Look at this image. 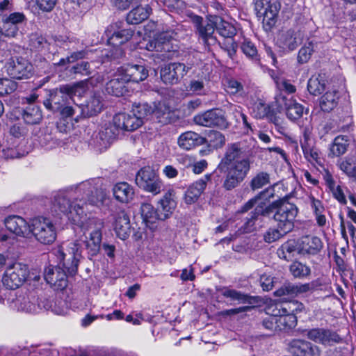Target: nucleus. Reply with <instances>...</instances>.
<instances>
[{
  "mask_svg": "<svg viewBox=\"0 0 356 356\" xmlns=\"http://www.w3.org/2000/svg\"><path fill=\"white\" fill-rule=\"evenodd\" d=\"M250 165L246 151L239 143L229 144L218 165L219 171L225 174L223 188L231 191L238 186L248 176Z\"/></svg>",
  "mask_w": 356,
  "mask_h": 356,
  "instance_id": "f257e3e1",
  "label": "nucleus"
},
{
  "mask_svg": "<svg viewBox=\"0 0 356 356\" xmlns=\"http://www.w3.org/2000/svg\"><path fill=\"white\" fill-rule=\"evenodd\" d=\"M69 195V193L66 191H58L54 197V208L56 211L65 215L73 224L83 226L88 217L83 207L84 204H81V200L79 202L77 200L71 202Z\"/></svg>",
  "mask_w": 356,
  "mask_h": 356,
  "instance_id": "f03ea898",
  "label": "nucleus"
},
{
  "mask_svg": "<svg viewBox=\"0 0 356 356\" xmlns=\"http://www.w3.org/2000/svg\"><path fill=\"white\" fill-rule=\"evenodd\" d=\"M86 83L83 81L73 85L60 86L51 91L49 97L44 101V106L48 109L56 112L62 106L70 104L74 95H81L86 91Z\"/></svg>",
  "mask_w": 356,
  "mask_h": 356,
  "instance_id": "7ed1b4c3",
  "label": "nucleus"
},
{
  "mask_svg": "<svg viewBox=\"0 0 356 356\" xmlns=\"http://www.w3.org/2000/svg\"><path fill=\"white\" fill-rule=\"evenodd\" d=\"M54 254L68 273L75 274L81 257V244L79 241L63 243L55 250Z\"/></svg>",
  "mask_w": 356,
  "mask_h": 356,
  "instance_id": "20e7f679",
  "label": "nucleus"
},
{
  "mask_svg": "<svg viewBox=\"0 0 356 356\" xmlns=\"http://www.w3.org/2000/svg\"><path fill=\"white\" fill-rule=\"evenodd\" d=\"M268 207H273L270 215L273 213L277 226L282 228L284 232H290L293 229L298 212L297 207L286 200L275 202Z\"/></svg>",
  "mask_w": 356,
  "mask_h": 356,
  "instance_id": "39448f33",
  "label": "nucleus"
},
{
  "mask_svg": "<svg viewBox=\"0 0 356 356\" xmlns=\"http://www.w3.org/2000/svg\"><path fill=\"white\" fill-rule=\"evenodd\" d=\"M84 224L79 226L84 234L78 241L85 244L89 254L96 255L100 250L102 222L96 218L87 217Z\"/></svg>",
  "mask_w": 356,
  "mask_h": 356,
  "instance_id": "423d86ee",
  "label": "nucleus"
},
{
  "mask_svg": "<svg viewBox=\"0 0 356 356\" xmlns=\"http://www.w3.org/2000/svg\"><path fill=\"white\" fill-rule=\"evenodd\" d=\"M31 235L43 244H51L56 238V227L48 218L38 216L31 220Z\"/></svg>",
  "mask_w": 356,
  "mask_h": 356,
  "instance_id": "0eeeda50",
  "label": "nucleus"
},
{
  "mask_svg": "<svg viewBox=\"0 0 356 356\" xmlns=\"http://www.w3.org/2000/svg\"><path fill=\"white\" fill-rule=\"evenodd\" d=\"M76 193L82 196L88 204L99 206L106 199L107 193L105 189L99 185V181L95 179L87 180L79 184L75 187Z\"/></svg>",
  "mask_w": 356,
  "mask_h": 356,
  "instance_id": "6e6552de",
  "label": "nucleus"
},
{
  "mask_svg": "<svg viewBox=\"0 0 356 356\" xmlns=\"http://www.w3.org/2000/svg\"><path fill=\"white\" fill-rule=\"evenodd\" d=\"M136 184L144 191L157 195L161 193L163 183L157 173L150 167L141 168L136 176Z\"/></svg>",
  "mask_w": 356,
  "mask_h": 356,
  "instance_id": "1a4fd4ad",
  "label": "nucleus"
},
{
  "mask_svg": "<svg viewBox=\"0 0 356 356\" xmlns=\"http://www.w3.org/2000/svg\"><path fill=\"white\" fill-rule=\"evenodd\" d=\"M29 275L26 265L22 263H14L6 270L3 277V284L9 289H16L26 281Z\"/></svg>",
  "mask_w": 356,
  "mask_h": 356,
  "instance_id": "9d476101",
  "label": "nucleus"
},
{
  "mask_svg": "<svg viewBox=\"0 0 356 356\" xmlns=\"http://www.w3.org/2000/svg\"><path fill=\"white\" fill-rule=\"evenodd\" d=\"M306 336L309 340L325 347L343 342V338L336 331L328 328L315 327L307 330Z\"/></svg>",
  "mask_w": 356,
  "mask_h": 356,
  "instance_id": "9b49d317",
  "label": "nucleus"
},
{
  "mask_svg": "<svg viewBox=\"0 0 356 356\" xmlns=\"http://www.w3.org/2000/svg\"><path fill=\"white\" fill-rule=\"evenodd\" d=\"M15 306L18 310L29 313H37L42 309L48 310L51 308L49 300L43 298L42 300L35 293H30L26 296H19L15 301Z\"/></svg>",
  "mask_w": 356,
  "mask_h": 356,
  "instance_id": "f8f14e48",
  "label": "nucleus"
},
{
  "mask_svg": "<svg viewBox=\"0 0 356 356\" xmlns=\"http://www.w3.org/2000/svg\"><path fill=\"white\" fill-rule=\"evenodd\" d=\"M174 33L172 31H165L161 33L152 40L149 41L146 44V49L148 51H155L161 54L158 55L161 60L169 58L172 46L171 40L173 38Z\"/></svg>",
  "mask_w": 356,
  "mask_h": 356,
  "instance_id": "ddd939ff",
  "label": "nucleus"
},
{
  "mask_svg": "<svg viewBox=\"0 0 356 356\" xmlns=\"http://www.w3.org/2000/svg\"><path fill=\"white\" fill-rule=\"evenodd\" d=\"M190 66L181 63H171L161 67L160 76L165 84L177 83L189 71Z\"/></svg>",
  "mask_w": 356,
  "mask_h": 356,
  "instance_id": "4468645a",
  "label": "nucleus"
},
{
  "mask_svg": "<svg viewBox=\"0 0 356 356\" xmlns=\"http://www.w3.org/2000/svg\"><path fill=\"white\" fill-rule=\"evenodd\" d=\"M193 121L196 124L204 127H218L227 128V122L221 110L212 109L194 116Z\"/></svg>",
  "mask_w": 356,
  "mask_h": 356,
  "instance_id": "2eb2a0df",
  "label": "nucleus"
},
{
  "mask_svg": "<svg viewBox=\"0 0 356 356\" xmlns=\"http://www.w3.org/2000/svg\"><path fill=\"white\" fill-rule=\"evenodd\" d=\"M215 29L225 38H232L236 33V28L233 24H197V30L204 41L211 37Z\"/></svg>",
  "mask_w": 356,
  "mask_h": 356,
  "instance_id": "dca6fc26",
  "label": "nucleus"
},
{
  "mask_svg": "<svg viewBox=\"0 0 356 356\" xmlns=\"http://www.w3.org/2000/svg\"><path fill=\"white\" fill-rule=\"evenodd\" d=\"M280 3L274 0H257L255 10L258 20L270 22L275 19L280 9Z\"/></svg>",
  "mask_w": 356,
  "mask_h": 356,
  "instance_id": "f3484780",
  "label": "nucleus"
},
{
  "mask_svg": "<svg viewBox=\"0 0 356 356\" xmlns=\"http://www.w3.org/2000/svg\"><path fill=\"white\" fill-rule=\"evenodd\" d=\"M7 72L13 79H28L32 75L33 66L26 59L16 58L8 63Z\"/></svg>",
  "mask_w": 356,
  "mask_h": 356,
  "instance_id": "a211bd4d",
  "label": "nucleus"
},
{
  "mask_svg": "<svg viewBox=\"0 0 356 356\" xmlns=\"http://www.w3.org/2000/svg\"><path fill=\"white\" fill-rule=\"evenodd\" d=\"M275 103L278 111L285 110L287 118L291 120H298L303 114L304 108L301 104L282 94L276 96Z\"/></svg>",
  "mask_w": 356,
  "mask_h": 356,
  "instance_id": "6ab92c4d",
  "label": "nucleus"
},
{
  "mask_svg": "<svg viewBox=\"0 0 356 356\" xmlns=\"http://www.w3.org/2000/svg\"><path fill=\"white\" fill-rule=\"evenodd\" d=\"M44 279L55 290H63L67 286L66 273L59 266H47L44 270Z\"/></svg>",
  "mask_w": 356,
  "mask_h": 356,
  "instance_id": "aec40b11",
  "label": "nucleus"
},
{
  "mask_svg": "<svg viewBox=\"0 0 356 356\" xmlns=\"http://www.w3.org/2000/svg\"><path fill=\"white\" fill-rule=\"evenodd\" d=\"M289 353L293 356H320V348L305 340L293 339L288 346Z\"/></svg>",
  "mask_w": 356,
  "mask_h": 356,
  "instance_id": "412c9836",
  "label": "nucleus"
},
{
  "mask_svg": "<svg viewBox=\"0 0 356 356\" xmlns=\"http://www.w3.org/2000/svg\"><path fill=\"white\" fill-rule=\"evenodd\" d=\"M3 223L8 231L18 236L31 235V221L27 222L19 216H10L4 219Z\"/></svg>",
  "mask_w": 356,
  "mask_h": 356,
  "instance_id": "4be33fe9",
  "label": "nucleus"
},
{
  "mask_svg": "<svg viewBox=\"0 0 356 356\" xmlns=\"http://www.w3.org/2000/svg\"><path fill=\"white\" fill-rule=\"evenodd\" d=\"M115 126L120 130L133 131L139 128L143 123L141 120L131 111L130 113H120L116 114L113 119Z\"/></svg>",
  "mask_w": 356,
  "mask_h": 356,
  "instance_id": "5701e85b",
  "label": "nucleus"
},
{
  "mask_svg": "<svg viewBox=\"0 0 356 356\" xmlns=\"http://www.w3.org/2000/svg\"><path fill=\"white\" fill-rule=\"evenodd\" d=\"M299 254H317L323 248V243L319 237L307 235L302 236L298 241Z\"/></svg>",
  "mask_w": 356,
  "mask_h": 356,
  "instance_id": "b1692460",
  "label": "nucleus"
},
{
  "mask_svg": "<svg viewBox=\"0 0 356 356\" xmlns=\"http://www.w3.org/2000/svg\"><path fill=\"white\" fill-rule=\"evenodd\" d=\"M304 33L300 30H289L280 35L278 43L284 49L294 50L305 38Z\"/></svg>",
  "mask_w": 356,
  "mask_h": 356,
  "instance_id": "393cba45",
  "label": "nucleus"
},
{
  "mask_svg": "<svg viewBox=\"0 0 356 356\" xmlns=\"http://www.w3.org/2000/svg\"><path fill=\"white\" fill-rule=\"evenodd\" d=\"M176 207L175 192L173 189H169L159 202L158 210L160 219L165 220L168 218L172 214Z\"/></svg>",
  "mask_w": 356,
  "mask_h": 356,
  "instance_id": "a878e982",
  "label": "nucleus"
},
{
  "mask_svg": "<svg viewBox=\"0 0 356 356\" xmlns=\"http://www.w3.org/2000/svg\"><path fill=\"white\" fill-rule=\"evenodd\" d=\"M304 308L302 303L297 300H292L284 303L272 305L268 308L267 313L270 315H277L286 313L296 316V314L302 312Z\"/></svg>",
  "mask_w": 356,
  "mask_h": 356,
  "instance_id": "bb28decb",
  "label": "nucleus"
},
{
  "mask_svg": "<svg viewBox=\"0 0 356 356\" xmlns=\"http://www.w3.org/2000/svg\"><path fill=\"white\" fill-rule=\"evenodd\" d=\"M121 76L127 82H139L145 80L148 76L146 68L140 65H128L122 68Z\"/></svg>",
  "mask_w": 356,
  "mask_h": 356,
  "instance_id": "cd10ccee",
  "label": "nucleus"
},
{
  "mask_svg": "<svg viewBox=\"0 0 356 356\" xmlns=\"http://www.w3.org/2000/svg\"><path fill=\"white\" fill-rule=\"evenodd\" d=\"M206 142L205 138L193 131H186L178 138V145L185 150H191Z\"/></svg>",
  "mask_w": 356,
  "mask_h": 356,
  "instance_id": "c85d7f7f",
  "label": "nucleus"
},
{
  "mask_svg": "<svg viewBox=\"0 0 356 356\" xmlns=\"http://www.w3.org/2000/svg\"><path fill=\"white\" fill-rule=\"evenodd\" d=\"M210 176L206 175L204 178L200 179L193 183L187 189L184 195V201L187 204L195 203L206 188L207 182Z\"/></svg>",
  "mask_w": 356,
  "mask_h": 356,
  "instance_id": "c756f323",
  "label": "nucleus"
},
{
  "mask_svg": "<svg viewBox=\"0 0 356 356\" xmlns=\"http://www.w3.org/2000/svg\"><path fill=\"white\" fill-rule=\"evenodd\" d=\"M140 213L143 221L145 222L146 225L152 229L155 227V224L157 221L161 220L158 209L156 210L151 204H142Z\"/></svg>",
  "mask_w": 356,
  "mask_h": 356,
  "instance_id": "7c9ffc66",
  "label": "nucleus"
},
{
  "mask_svg": "<svg viewBox=\"0 0 356 356\" xmlns=\"http://www.w3.org/2000/svg\"><path fill=\"white\" fill-rule=\"evenodd\" d=\"M323 179L333 197L341 204H346L347 201L341 186L336 185L335 181L329 171H325Z\"/></svg>",
  "mask_w": 356,
  "mask_h": 356,
  "instance_id": "2f4dec72",
  "label": "nucleus"
},
{
  "mask_svg": "<svg viewBox=\"0 0 356 356\" xmlns=\"http://www.w3.org/2000/svg\"><path fill=\"white\" fill-rule=\"evenodd\" d=\"M113 195L120 202L127 203L134 197L132 187L126 182L116 184L113 188Z\"/></svg>",
  "mask_w": 356,
  "mask_h": 356,
  "instance_id": "473e14b6",
  "label": "nucleus"
},
{
  "mask_svg": "<svg viewBox=\"0 0 356 356\" xmlns=\"http://www.w3.org/2000/svg\"><path fill=\"white\" fill-rule=\"evenodd\" d=\"M127 83L122 76L120 78L111 79L106 85V91L111 95L122 97L128 92Z\"/></svg>",
  "mask_w": 356,
  "mask_h": 356,
  "instance_id": "72a5a7b5",
  "label": "nucleus"
},
{
  "mask_svg": "<svg viewBox=\"0 0 356 356\" xmlns=\"http://www.w3.org/2000/svg\"><path fill=\"white\" fill-rule=\"evenodd\" d=\"M296 253L299 254V245L297 241L289 240L284 243L277 250L279 258L290 261Z\"/></svg>",
  "mask_w": 356,
  "mask_h": 356,
  "instance_id": "f704fd0d",
  "label": "nucleus"
},
{
  "mask_svg": "<svg viewBox=\"0 0 356 356\" xmlns=\"http://www.w3.org/2000/svg\"><path fill=\"white\" fill-rule=\"evenodd\" d=\"M273 207H264L261 205L257 206L254 211L251 212L250 217L247 220L243 226V232H251L254 229L255 220L259 216H269L272 211Z\"/></svg>",
  "mask_w": 356,
  "mask_h": 356,
  "instance_id": "c9c22d12",
  "label": "nucleus"
},
{
  "mask_svg": "<svg viewBox=\"0 0 356 356\" xmlns=\"http://www.w3.org/2000/svg\"><path fill=\"white\" fill-rule=\"evenodd\" d=\"M115 232L117 236L122 240L128 238L130 234L129 218L124 213L118 215L115 222Z\"/></svg>",
  "mask_w": 356,
  "mask_h": 356,
  "instance_id": "e433bc0d",
  "label": "nucleus"
},
{
  "mask_svg": "<svg viewBox=\"0 0 356 356\" xmlns=\"http://www.w3.org/2000/svg\"><path fill=\"white\" fill-rule=\"evenodd\" d=\"M120 129L114 125V124H109L103 127L98 134V138L100 140V145L104 147H107L112 141L118 135Z\"/></svg>",
  "mask_w": 356,
  "mask_h": 356,
  "instance_id": "4c0bfd02",
  "label": "nucleus"
},
{
  "mask_svg": "<svg viewBox=\"0 0 356 356\" xmlns=\"http://www.w3.org/2000/svg\"><path fill=\"white\" fill-rule=\"evenodd\" d=\"M152 113L158 122L163 124L171 122L173 115L170 107L164 102H159L156 104Z\"/></svg>",
  "mask_w": 356,
  "mask_h": 356,
  "instance_id": "58836bf2",
  "label": "nucleus"
},
{
  "mask_svg": "<svg viewBox=\"0 0 356 356\" xmlns=\"http://www.w3.org/2000/svg\"><path fill=\"white\" fill-rule=\"evenodd\" d=\"M338 100V92L336 90H329L320 98V107L322 111L330 112L337 106Z\"/></svg>",
  "mask_w": 356,
  "mask_h": 356,
  "instance_id": "ea45409f",
  "label": "nucleus"
},
{
  "mask_svg": "<svg viewBox=\"0 0 356 356\" xmlns=\"http://www.w3.org/2000/svg\"><path fill=\"white\" fill-rule=\"evenodd\" d=\"M311 289L310 284H286L281 289L277 290L275 293L277 296H297L300 293L307 292Z\"/></svg>",
  "mask_w": 356,
  "mask_h": 356,
  "instance_id": "a19ab883",
  "label": "nucleus"
},
{
  "mask_svg": "<svg viewBox=\"0 0 356 356\" xmlns=\"http://www.w3.org/2000/svg\"><path fill=\"white\" fill-rule=\"evenodd\" d=\"M275 316V330H285L294 327L297 324V317L293 314H280Z\"/></svg>",
  "mask_w": 356,
  "mask_h": 356,
  "instance_id": "79ce46f5",
  "label": "nucleus"
},
{
  "mask_svg": "<svg viewBox=\"0 0 356 356\" xmlns=\"http://www.w3.org/2000/svg\"><path fill=\"white\" fill-rule=\"evenodd\" d=\"M22 118L26 124H36L42 118V111L38 106L30 104L23 111Z\"/></svg>",
  "mask_w": 356,
  "mask_h": 356,
  "instance_id": "37998d69",
  "label": "nucleus"
},
{
  "mask_svg": "<svg viewBox=\"0 0 356 356\" xmlns=\"http://www.w3.org/2000/svg\"><path fill=\"white\" fill-rule=\"evenodd\" d=\"M326 82L323 75H313L308 81L307 90L311 95H318L325 90Z\"/></svg>",
  "mask_w": 356,
  "mask_h": 356,
  "instance_id": "c03bdc74",
  "label": "nucleus"
},
{
  "mask_svg": "<svg viewBox=\"0 0 356 356\" xmlns=\"http://www.w3.org/2000/svg\"><path fill=\"white\" fill-rule=\"evenodd\" d=\"M222 296L226 298H229L232 301L237 302L239 304L250 303L251 297L241 291L223 287L220 289Z\"/></svg>",
  "mask_w": 356,
  "mask_h": 356,
  "instance_id": "a18cd8bd",
  "label": "nucleus"
},
{
  "mask_svg": "<svg viewBox=\"0 0 356 356\" xmlns=\"http://www.w3.org/2000/svg\"><path fill=\"white\" fill-rule=\"evenodd\" d=\"M348 146V138L346 136H337L330 148V156H339L346 153L347 147Z\"/></svg>",
  "mask_w": 356,
  "mask_h": 356,
  "instance_id": "49530a36",
  "label": "nucleus"
},
{
  "mask_svg": "<svg viewBox=\"0 0 356 356\" xmlns=\"http://www.w3.org/2000/svg\"><path fill=\"white\" fill-rule=\"evenodd\" d=\"M151 11L148 6H138L128 13L127 22H143L149 18Z\"/></svg>",
  "mask_w": 356,
  "mask_h": 356,
  "instance_id": "de8ad7c7",
  "label": "nucleus"
},
{
  "mask_svg": "<svg viewBox=\"0 0 356 356\" xmlns=\"http://www.w3.org/2000/svg\"><path fill=\"white\" fill-rule=\"evenodd\" d=\"M339 169L356 182V165L351 158H346L338 163Z\"/></svg>",
  "mask_w": 356,
  "mask_h": 356,
  "instance_id": "09e8293b",
  "label": "nucleus"
},
{
  "mask_svg": "<svg viewBox=\"0 0 356 356\" xmlns=\"http://www.w3.org/2000/svg\"><path fill=\"white\" fill-rule=\"evenodd\" d=\"M252 110L254 117L259 119L268 117L271 112L270 106L261 100L256 102L253 104Z\"/></svg>",
  "mask_w": 356,
  "mask_h": 356,
  "instance_id": "8fccbe9b",
  "label": "nucleus"
},
{
  "mask_svg": "<svg viewBox=\"0 0 356 356\" xmlns=\"http://www.w3.org/2000/svg\"><path fill=\"white\" fill-rule=\"evenodd\" d=\"M29 46L31 49L38 51L45 49H47L48 50L49 49L48 48L49 44L47 40L38 33H33L30 35Z\"/></svg>",
  "mask_w": 356,
  "mask_h": 356,
  "instance_id": "3c124183",
  "label": "nucleus"
},
{
  "mask_svg": "<svg viewBox=\"0 0 356 356\" xmlns=\"http://www.w3.org/2000/svg\"><path fill=\"white\" fill-rule=\"evenodd\" d=\"M290 272L295 277H304L310 274L311 270L305 264L299 261H294L290 266Z\"/></svg>",
  "mask_w": 356,
  "mask_h": 356,
  "instance_id": "603ef678",
  "label": "nucleus"
},
{
  "mask_svg": "<svg viewBox=\"0 0 356 356\" xmlns=\"http://www.w3.org/2000/svg\"><path fill=\"white\" fill-rule=\"evenodd\" d=\"M131 112L138 119L143 122V119L152 113V108L147 103H139L133 105Z\"/></svg>",
  "mask_w": 356,
  "mask_h": 356,
  "instance_id": "864d4df0",
  "label": "nucleus"
},
{
  "mask_svg": "<svg viewBox=\"0 0 356 356\" xmlns=\"http://www.w3.org/2000/svg\"><path fill=\"white\" fill-rule=\"evenodd\" d=\"M90 115H96L99 113L103 107L102 97L99 95H93L86 104Z\"/></svg>",
  "mask_w": 356,
  "mask_h": 356,
  "instance_id": "5fc2aeb1",
  "label": "nucleus"
},
{
  "mask_svg": "<svg viewBox=\"0 0 356 356\" xmlns=\"http://www.w3.org/2000/svg\"><path fill=\"white\" fill-rule=\"evenodd\" d=\"M314 51V43L312 41L306 42L299 50L298 61L300 63H306L310 59Z\"/></svg>",
  "mask_w": 356,
  "mask_h": 356,
  "instance_id": "6e6d98bb",
  "label": "nucleus"
},
{
  "mask_svg": "<svg viewBox=\"0 0 356 356\" xmlns=\"http://www.w3.org/2000/svg\"><path fill=\"white\" fill-rule=\"evenodd\" d=\"M288 233L284 232L282 229L278 227L269 228L264 234V240L268 243H271L280 239Z\"/></svg>",
  "mask_w": 356,
  "mask_h": 356,
  "instance_id": "4d7b16f0",
  "label": "nucleus"
},
{
  "mask_svg": "<svg viewBox=\"0 0 356 356\" xmlns=\"http://www.w3.org/2000/svg\"><path fill=\"white\" fill-rule=\"evenodd\" d=\"M133 31L130 29H122L115 32L111 40L116 45L122 44L131 38Z\"/></svg>",
  "mask_w": 356,
  "mask_h": 356,
  "instance_id": "13d9d810",
  "label": "nucleus"
},
{
  "mask_svg": "<svg viewBox=\"0 0 356 356\" xmlns=\"http://www.w3.org/2000/svg\"><path fill=\"white\" fill-rule=\"evenodd\" d=\"M270 182V175L267 172H261L251 180L250 187L252 190L262 188Z\"/></svg>",
  "mask_w": 356,
  "mask_h": 356,
  "instance_id": "bf43d9fd",
  "label": "nucleus"
},
{
  "mask_svg": "<svg viewBox=\"0 0 356 356\" xmlns=\"http://www.w3.org/2000/svg\"><path fill=\"white\" fill-rule=\"evenodd\" d=\"M68 73L70 76L75 74L89 76L91 74L90 64L88 62L82 61L68 69Z\"/></svg>",
  "mask_w": 356,
  "mask_h": 356,
  "instance_id": "052dcab7",
  "label": "nucleus"
},
{
  "mask_svg": "<svg viewBox=\"0 0 356 356\" xmlns=\"http://www.w3.org/2000/svg\"><path fill=\"white\" fill-rule=\"evenodd\" d=\"M225 90L230 95L241 94L243 92V86L234 79H227L225 82Z\"/></svg>",
  "mask_w": 356,
  "mask_h": 356,
  "instance_id": "680f3d73",
  "label": "nucleus"
},
{
  "mask_svg": "<svg viewBox=\"0 0 356 356\" xmlns=\"http://www.w3.org/2000/svg\"><path fill=\"white\" fill-rule=\"evenodd\" d=\"M208 140L210 145L214 148H220L225 143L224 135L217 131H211L208 134Z\"/></svg>",
  "mask_w": 356,
  "mask_h": 356,
  "instance_id": "e2e57ef3",
  "label": "nucleus"
},
{
  "mask_svg": "<svg viewBox=\"0 0 356 356\" xmlns=\"http://www.w3.org/2000/svg\"><path fill=\"white\" fill-rule=\"evenodd\" d=\"M305 158L311 163H320V156L318 150L316 148L312 147L309 145L302 144Z\"/></svg>",
  "mask_w": 356,
  "mask_h": 356,
  "instance_id": "0e129e2a",
  "label": "nucleus"
},
{
  "mask_svg": "<svg viewBox=\"0 0 356 356\" xmlns=\"http://www.w3.org/2000/svg\"><path fill=\"white\" fill-rule=\"evenodd\" d=\"M17 88L15 81L9 79H0V95L10 94Z\"/></svg>",
  "mask_w": 356,
  "mask_h": 356,
  "instance_id": "69168bd1",
  "label": "nucleus"
},
{
  "mask_svg": "<svg viewBox=\"0 0 356 356\" xmlns=\"http://www.w3.org/2000/svg\"><path fill=\"white\" fill-rule=\"evenodd\" d=\"M241 49L243 52L250 58L254 60H259L257 49L254 44L250 41L245 40L242 45Z\"/></svg>",
  "mask_w": 356,
  "mask_h": 356,
  "instance_id": "338daca9",
  "label": "nucleus"
},
{
  "mask_svg": "<svg viewBox=\"0 0 356 356\" xmlns=\"http://www.w3.org/2000/svg\"><path fill=\"white\" fill-rule=\"evenodd\" d=\"M187 88L189 91H191L194 93L200 95L204 88V79H191Z\"/></svg>",
  "mask_w": 356,
  "mask_h": 356,
  "instance_id": "774afa93",
  "label": "nucleus"
}]
</instances>
